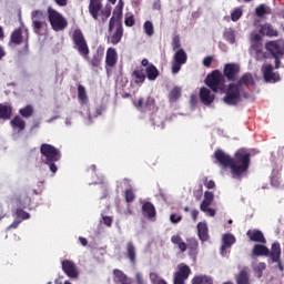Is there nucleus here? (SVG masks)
<instances>
[{
    "label": "nucleus",
    "mask_w": 284,
    "mask_h": 284,
    "mask_svg": "<svg viewBox=\"0 0 284 284\" xmlns=\"http://www.w3.org/2000/svg\"><path fill=\"white\" fill-rule=\"evenodd\" d=\"M192 219L193 221H196L199 219V210H193L191 212Z\"/></svg>",
    "instance_id": "obj_64"
},
{
    "label": "nucleus",
    "mask_w": 284,
    "mask_h": 284,
    "mask_svg": "<svg viewBox=\"0 0 284 284\" xmlns=\"http://www.w3.org/2000/svg\"><path fill=\"white\" fill-rule=\"evenodd\" d=\"M153 10H161V0H156L153 3Z\"/></svg>",
    "instance_id": "obj_63"
},
{
    "label": "nucleus",
    "mask_w": 284,
    "mask_h": 284,
    "mask_svg": "<svg viewBox=\"0 0 284 284\" xmlns=\"http://www.w3.org/2000/svg\"><path fill=\"white\" fill-rule=\"evenodd\" d=\"M236 284H252L250 282V271L247 267H243L235 276Z\"/></svg>",
    "instance_id": "obj_26"
},
{
    "label": "nucleus",
    "mask_w": 284,
    "mask_h": 284,
    "mask_svg": "<svg viewBox=\"0 0 284 284\" xmlns=\"http://www.w3.org/2000/svg\"><path fill=\"white\" fill-rule=\"evenodd\" d=\"M62 271L69 278H79V271H77V265L72 261H62Z\"/></svg>",
    "instance_id": "obj_16"
},
{
    "label": "nucleus",
    "mask_w": 284,
    "mask_h": 284,
    "mask_svg": "<svg viewBox=\"0 0 284 284\" xmlns=\"http://www.w3.org/2000/svg\"><path fill=\"white\" fill-rule=\"evenodd\" d=\"M171 243H173V245H178L180 252L187 251V243L183 242V237H181V235H172Z\"/></svg>",
    "instance_id": "obj_33"
},
{
    "label": "nucleus",
    "mask_w": 284,
    "mask_h": 284,
    "mask_svg": "<svg viewBox=\"0 0 284 284\" xmlns=\"http://www.w3.org/2000/svg\"><path fill=\"white\" fill-rule=\"evenodd\" d=\"M73 48L77 50L80 57H83L87 61H90V45L88 40L83 36L81 29H75L72 34Z\"/></svg>",
    "instance_id": "obj_4"
},
{
    "label": "nucleus",
    "mask_w": 284,
    "mask_h": 284,
    "mask_svg": "<svg viewBox=\"0 0 284 284\" xmlns=\"http://www.w3.org/2000/svg\"><path fill=\"white\" fill-rule=\"evenodd\" d=\"M102 221H103V223L106 225V227H112V217H110V216H102Z\"/></svg>",
    "instance_id": "obj_58"
},
{
    "label": "nucleus",
    "mask_w": 284,
    "mask_h": 284,
    "mask_svg": "<svg viewBox=\"0 0 284 284\" xmlns=\"http://www.w3.org/2000/svg\"><path fill=\"white\" fill-rule=\"evenodd\" d=\"M133 105L140 112H154L156 110V100L152 97L146 99L139 98L138 101H133Z\"/></svg>",
    "instance_id": "obj_10"
},
{
    "label": "nucleus",
    "mask_w": 284,
    "mask_h": 284,
    "mask_svg": "<svg viewBox=\"0 0 284 284\" xmlns=\"http://www.w3.org/2000/svg\"><path fill=\"white\" fill-rule=\"evenodd\" d=\"M40 154L42 156V163L49 166V170L52 172V174H57V172H59L57 163L61 161V151L54 148L52 144L42 143L40 145Z\"/></svg>",
    "instance_id": "obj_3"
},
{
    "label": "nucleus",
    "mask_w": 284,
    "mask_h": 284,
    "mask_svg": "<svg viewBox=\"0 0 284 284\" xmlns=\"http://www.w3.org/2000/svg\"><path fill=\"white\" fill-rule=\"evenodd\" d=\"M48 19L54 32H61V30L68 28V19L52 7L48 8Z\"/></svg>",
    "instance_id": "obj_7"
},
{
    "label": "nucleus",
    "mask_w": 284,
    "mask_h": 284,
    "mask_svg": "<svg viewBox=\"0 0 284 284\" xmlns=\"http://www.w3.org/2000/svg\"><path fill=\"white\" fill-rule=\"evenodd\" d=\"M149 278H150L151 283H156L159 281V274L152 272V273H150Z\"/></svg>",
    "instance_id": "obj_61"
},
{
    "label": "nucleus",
    "mask_w": 284,
    "mask_h": 284,
    "mask_svg": "<svg viewBox=\"0 0 284 284\" xmlns=\"http://www.w3.org/2000/svg\"><path fill=\"white\" fill-rule=\"evenodd\" d=\"M0 119L3 121H10L12 119V106L0 104Z\"/></svg>",
    "instance_id": "obj_29"
},
{
    "label": "nucleus",
    "mask_w": 284,
    "mask_h": 284,
    "mask_svg": "<svg viewBox=\"0 0 284 284\" xmlns=\"http://www.w3.org/2000/svg\"><path fill=\"white\" fill-rule=\"evenodd\" d=\"M246 236H248L250 241L253 243H267L265 235H263V232L258 230H248L246 232Z\"/></svg>",
    "instance_id": "obj_19"
},
{
    "label": "nucleus",
    "mask_w": 284,
    "mask_h": 284,
    "mask_svg": "<svg viewBox=\"0 0 284 284\" xmlns=\"http://www.w3.org/2000/svg\"><path fill=\"white\" fill-rule=\"evenodd\" d=\"M213 202H214V193L211 191H205L204 200L200 205V210H205V207H210V205H212Z\"/></svg>",
    "instance_id": "obj_34"
},
{
    "label": "nucleus",
    "mask_w": 284,
    "mask_h": 284,
    "mask_svg": "<svg viewBox=\"0 0 284 284\" xmlns=\"http://www.w3.org/2000/svg\"><path fill=\"white\" fill-rule=\"evenodd\" d=\"M10 41L13 45H21V43H23V32L21 31V28L16 29L11 33Z\"/></svg>",
    "instance_id": "obj_31"
},
{
    "label": "nucleus",
    "mask_w": 284,
    "mask_h": 284,
    "mask_svg": "<svg viewBox=\"0 0 284 284\" xmlns=\"http://www.w3.org/2000/svg\"><path fill=\"white\" fill-rule=\"evenodd\" d=\"M252 154L246 149H239L234 156H230L223 150L219 149L214 152V159L222 165V168H230L233 179H243V174L250 170Z\"/></svg>",
    "instance_id": "obj_1"
},
{
    "label": "nucleus",
    "mask_w": 284,
    "mask_h": 284,
    "mask_svg": "<svg viewBox=\"0 0 284 284\" xmlns=\"http://www.w3.org/2000/svg\"><path fill=\"white\" fill-rule=\"evenodd\" d=\"M260 34H265V37H278V30L274 28L271 23H264L260 28Z\"/></svg>",
    "instance_id": "obj_25"
},
{
    "label": "nucleus",
    "mask_w": 284,
    "mask_h": 284,
    "mask_svg": "<svg viewBox=\"0 0 284 284\" xmlns=\"http://www.w3.org/2000/svg\"><path fill=\"white\" fill-rule=\"evenodd\" d=\"M236 243V237L234 235L226 233L223 235L222 239V246H221V254L222 256H225L227 248L232 247Z\"/></svg>",
    "instance_id": "obj_18"
},
{
    "label": "nucleus",
    "mask_w": 284,
    "mask_h": 284,
    "mask_svg": "<svg viewBox=\"0 0 284 284\" xmlns=\"http://www.w3.org/2000/svg\"><path fill=\"white\" fill-rule=\"evenodd\" d=\"M187 63V53L184 49H179L173 55L172 74H179L181 72V65Z\"/></svg>",
    "instance_id": "obj_11"
},
{
    "label": "nucleus",
    "mask_w": 284,
    "mask_h": 284,
    "mask_svg": "<svg viewBox=\"0 0 284 284\" xmlns=\"http://www.w3.org/2000/svg\"><path fill=\"white\" fill-rule=\"evenodd\" d=\"M241 72V67L237 63H226L223 69L222 77H225L227 81H236Z\"/></svg>",
    "instance_id": "obj_15"
},
{
    "label": "nucleus",
    "mask_w": 284,
    "mask_h": 284,
    "mask_svg": "<svg viewBox=\"0 0 284 284\" xmlns=\"http://www.w3.org/2000/svg\"><path fill=\"white\" fill-rule=\"evenodd\" d=\"M200 100L204 105H212L214 103V95H212L210 89L203 87L200 89Z\"/></svg>",
    "instance_id": "obj_20"
},
{
    "label": "nucleus",
    "mask_w": 284,
    "mask_h": 284,
    "mask_svg": "<svg viewBox=\"0 0 284 284\" xmlns=\"http://www.w3.org/2000/svg\"><path fill=\"white\" fill-rule=\"evenodd\" d=\"M19 114L23 116V119H30L34 114V106L31 104L26 105L24 108L19 110Z\"/></svg>",
    "instance_id": "obj_42"
},
{
    "label": "nucleus",
    "mask_w": 284,
    "mask_h": 284,
    "mask_svg": "<svg viewBox=\"0 0 284 284\" xmlns=\"http://www.w3.org/2000/svg\"><path fill=\"white\" fill-rule=\"evenodd\" d=\"M212 61H214V57L212 55H207L206 58H204L203 60L204 68H210L212 65Z\"/></svg>",
    "instance_id": "obj_56"
},
{
    "label": "nucleus",
    "mask_w": 284,
    "mask_h": 284,
    "mask_svg": "<svg viewBox=\"0 0 284 284\" xmlns=\"http://www.w3.org/2000/svg\"><path fill=\"white\" fill-rule=\"evenodd\" d=\"M111 19H123V0H119L118 4L113 10V17Z\"/></svg>",
    "instance_id": "obj_40"
},
{
    "label": "nucleus",
    "mask_w": 284,
    "mask_h": 284,
    "mask_svg": "<svg viewBox=\"0 0 284 284\" xmlns=\"http://www.w3.org/2000/svg\"><path fill=\"white\" fill-rule=\"evenodd\" d=\"M116 61H119V55L116 54V49L109 48L106 50L105 64L108 65V68H114V65H116Z\"/></svg>",
    "instance_id": "obj_22"
},
{
    "label": "nucleus",
    "mask_w": 284,
    "mask_h": 284,
    "mask_svg": "<svg viewBox=\"0 0 284 284\" xmlns=\"http://www.w3.org/2000/svg\"><path fill=\"white\" fill-rule=\"evenodd\" d=\"M31 19H32V28L36 34H39L41 32V28L43 26H47L45 23V13L41 10H34L31 12Z\"/></svg>",
    "instance_id": "obj_14"
},
{
    "label": "nucleus",
    "mask_w": 284,
    "mask_h": 284,
    "mask_svg": "<svg viewBox=\"0 0 284 284\" xmlns=\"http://www.w3.org/2000/svg\"><path fill=\"white\" fill-rule=\"evenodd\" d=\"M252 254L253 256H268L272 263L277 264L280 272L284 271L283 262L281 261V243L274 242L271 246V251L263 244H255Z\"/></svg>",
    "instance_id": "obj_2"
},
{
    "label": "nucleus",
    "mask_w": 284,
    "mask_h": 284,
    "mask_svg": "<svg viewBox=\"0 0 284 284\" xmlns=\"http://www.w3.org/2000/svg\"><path fill=\"white\" fill-rule=\"evenodd\" d=\"M100 13H101L103 23H105V21H108V19H110V14H112V7L106 6L104 9L100 10L99 14Z\"/></svg>",
    "instance_id": "obj_48"
},
{
    "label": "nucleus",
    "mask_w": 284,
    "mask_h": 284,
    "mask_svg": "<svg viewBox=\"0 0 284 284\" xmlns=\"http://www.w3.org/2000/svg\"><path fill=\"white\" fill-rule=\"evenodd\" d=\"M109 32L111 33L110 43L112 45H119L121 43V40L123 39V22L121 20L115 18H110L109 21Z\"/></svg>",
    "instance_id": "obj_8"
},
{
    "label": "nucleus",
    "mask_w": 284,
    "mask_h": 284,
    "mask_svg": "<svg viewBox=\"0 0 284 284\" xmlns=\"http://www.w3.org/2000/svg\"><path fill=\"white\" fill-rule=\"evenodd\" d=\"M10 125L14 130H19L20 132H23V130H26V120L21 115H16L11 120Z\"/></svg>",
    "instance_id": "obj_27"
},
{
    "label": "nucleus",
    "mask_w": 284,
    "mask_h": 284,
    "mask_svg": "<svg viewBox=\"0 0 284 284\" xmlns=\"http://www.w3.org/2000/svg\"><path fill=\"white\" fill-rule=\"evenodd\" d=\"M14 216L16 220H18L20 223H23V221H28V219H30V213L23 211L21 207H18L14 210Z\"/></svg>",
    "instance_id": "obj_39"
},
{
    "label": "nucleus",
    "mask_w": 284,
    "mask_h": 284,
    "mask_svg": "<svg viewBox=\"0 0 284 284\" xmlns=\"http://www.w3.org/2000/svg\"><path fill=\"white\" fill-rule=\"evenodd\" d=\"M125 201L126 203H133V201L136 199V195H134V191H132V189H128L125 191Z\"/></svg>",
    "instance_id": "obj_50"
},
{
    "label": "nucleus",
    "mask_w": 284,
    "mask_h": 284,
    "mask_svg": "<svg viewBox=\"0 0 284 284\" xmlns=\"http://www.w3.org/2000/svg\"><path fill=\"white\" fill-rule=\"evenodd\" d=\"M135 23H136V20L134 19V16H129L124 20V24L126 26V28H133Z\"/></svg>",
    "instance_id": "obj_53"
},
{
    "label": "nucleus",
    "mask_w": 284,
    "mask_h": 284,
    "mask_svg": "<svg viewBox=\"0 0 284 284\" xmlns=\"http://www.w3.org/2000/svg\"><path fill=\"white\" fill-rule=\"evenodd\" d=\"M181 99V87L173 88L169 93V101L174 103Z\"/></svg>",
    "instance_id": "obj_41"
},
{
    "label": "nucleus",
    "mask_w": 284,
    "mask_h": 284,
    "mask_svg": "<svg viewBox=\"0 0 284 284\" xmlns=\"http://www.w3.org/2000/svg\"><path fill=\"white\" fill-rule=\"evenodd\" d=\"M243 17V9H235L232 13H231V20L232 21H239V19H241Z\"/></svg>",
    "instance_id": "obj_51"
},
{
    "label": "nucleus",
    "mask_w": 284,
    "mask_h": 284,
    "mask_svg": "<svg viewBox=\"0 0 284 284\" xmlns=\"http://www.w3.org/2000/svg\"><path fill=\"white\" fill-rule=\"evenodd\" d=\"M204 185L207 190H214L216 187V183L214 182V180L207 181V179H205Z\"/></svg>",
    "instance_id": "obj_54"
},
{
    "label": "nucleus",
    "mask_w": 284,
    "mask_h": 284,
    "mask_svg": "<svg viewBox=\"0 0 284 284\" xmlns=\"http://www.w3.org/2000/svg\"><path fill=\"white\" fill-rule=\"evenodd\" d=\"M191 274L192 270L187 264H179L178 271L174 273L173 284H185Z\"/></svg>",
    "instance_id": "obj_12"
},
{
    "label": "nucleus",
    "mask_w": 284,
    "mask_h": 284,
    "mask_svg": "<svg viewBox=\"0 0 284 284\" xmlns=\"http://www.w3.org/2000/svg\"><path fill=\"white\" fill-rule=\"evenodd\" d=\"M103 49H98L97 52L93 53L92 58L89 60V64L91 68L97 69L101 68V63L103 61Z\"/></svg>",
    "instance_id": "obj_23"
},
{
    "label": "nucleus",
    "mask_w": 284,
    "mask_h": 284,
    "mask_svg": "<svg viewBox=\"0 0 284 284\" xmlns=\"http://www.w3.org/2000/svg\"><path fill=\"white\" fill-rule=\"evenodd\" d=\"M223 37L225 41H227L231 44L236 43V33L233 29H226L223 33Z\"/></svg>",
    "instance_id": "obj_43"
},
{
    "label": "nucleus",
    "mask_w": 284,
    "mask_h": 284,
    "mask_svg": "<svg viewBox=\"0 0 284 284\" xmlns=\"http://www.w3.org/2000/svg\"><path fill=\"white\" fill-rule=\"evenodd\" d=\"M17 203H18L19 207H22L23 210H26L28 207L30 209L32 200L30 199V196H26L24 202H23V200H21V197H18Z\"/></svg>",
    "instance_id": "obj_49"
},
{
    "label": "nucleus",
    "mask_w": 284,
    "mask_h": 284,
    "mask_svg": "<svg viewBox=\"0 0 284 284\" xmlns=\"http://www.w3.org/2000/svg\"><path fill=\"white\" fill-rule=\"evenodd\" d=\"M256 17H265V14H272V9L265 4H260L255 9Z\"/></svg>",
    "instance_id": "obj_44"
},
{
    "label": "nucleus",
    "mask_w": 284,
    "mask_h": 284,
    "mask_svg": "<svg viewBox=\"0 0 284 284\" xmlns=\"http://www.w3.org/2000/svg\"><path fill=\"white\" fill-rule=\"evenodd\" d=\"M132 77H134V83L139 85V83H145V70L136 69L133 71Z\"/></svg>",
    "instance_id": "obj_37"
},
{
    "label": "nucleus",
    "mask_w": 284,
    "mask_h": 284,
    "mask_svg": "<svg viewBox=\"0 0 284 284\" xmlns=\"http://www.w3.org/2000/svg\"><path fill=\"white\" fill-rule=\"evenodd\" d=\"M143 29L146 37H154V24L152 21L146 20L143 24Z\"/></svg>",
    "instance_id": "obj_45"
},
{
    "label": "nucleus",
    "mask_w": 284,
    "mask_h": 284,
    "mask_svg": "<svg viewBox=\"0 0 284 284\" xmlns=\"http://www.w3.org/2000/svg\"><path fill=\"white\" fill-rule=\"evenodd\" d=\"M145 74L149 81H156L159 79V69L154 64H149L145 69Z\"/></svg>",
    "instance_id": "obj_30"
},
{
    "label": "nucleus",
    "mask_w": 284,
    "mask_h": 284,
    "mask_svg": "<svg viewBox=\"0 0 284 284\" xmlns=\"http://www.w3.org/2000/svg\"><path fill=\"white\" fill-rule=\"evenodd\" d=\"M88 9L92 19H94V21H99V13L103 9V3L101 0H90Z\"/></svg>",
    "instance_id": "obj_17"
},
{
    "label": "nucleus",
    "mask_w": 284,
    "mask_h": 284,
    "mask_svg": "<svg viewBox=\"0 0 284 284\" xmlns=\"http://www.w3.org/2000/svg\"><path fill=\"white\" fill-rule=\"evenodd\" d=\"M262 74L266 83H278L281 81V74L274 72V65L272 64L262 65Z\"/></svg>",
    "instance_id": "obj_13"
},
{
    "label": "nucleus",
    "mask_w": 284,
    "mask_h": 284,
    "mask_svg": "<svg viewBox=\"0 0 284 284\" xmlns=\"http://www.w3.org/2000/svg\"><path fill=\"white\" fill-rule=\"evenodd\" d=\"M78 99L82 105L88 103V92L85 91V87H83V84L78 85Z\"/></svg>",
    "instance_id": "obj_38"
},
{
    "label": "nucleus",
    "mask_w": 284,
    "mask_h": 284,
    "mask_svg": "<svg viewBox=\"0 0 284 284\" xmlns=\"http://www.w3.org/2000/svg\"><path fill=\"white\" fill-rule=\"evenodd\" d=\"M187 250L191 256H196V253L199 252V241L196 239L191 237L186 240Z\"/></svg>",
    "instance_id": "obj_35"
},
{
    "label": "nucleus",
    "mask_w": 284,
    "mask_h": 284,
    "mask_svg": "<svg viewBox=\"0 0 284 284\" xmlns=\"http://www.w3.org/2000/svg\"><path fill=\"white\" fill-rule=\"evenodd\" d=\"M197 236L203 243L210 239V235H207V224L203 222L197 224Z\"/></svg>",
    "instance_id": "obj_32"
},
{
    "label": "nucleus",
    "mask_w": 284,
    "mask_h": 284,
    "mask_svg": "<svg viewBox=\"0 0 284 284\" xmlns=\"http://www.w3.org/2000/svg\"><path fill=\"white\" fill-rule=\"evenodd\" d=\"M235 85H237L240 90L243 88V85H254V77H252L251 73L243 74L235 83Z\"/></svg>",
    "instance_id": "obj_28"
},
{
    "label": "nucleus",
    "mask_w": 284,
    "mask_h": 284,
    "mask_svg": "<svg viewBox=\"0 0 284 284\" xmlns=\"http://www.w3.org/2000/svg\"><path fill=\"white\" fill-rule=\"evenodd\" d=\"M126 258H129L131 265H136V246L132 241L126 243Z\"/></svg>",
    "instance_id": "obj_24"
},
{
    "label": "nucleus",
    "mask_w": 284,
    "mask_h": 284,
    "mask_svg": "<svg viewBox=\"0 0 284 284\" xmlns=\"http://www.w3.org/2000/svg\"><path fill=\"white\" fill-rule=\"evenodd\" d=\"M142 214L143 216H146V219L152 221V219H156V207H154V204H152V202H145L142 205Z\"/></svg>",
    "instance_id": "obj_21"
},
{
    "label": "nucleus",
    "mask_w": 284,
    "mask_h": 284,
    "mask_svg": "<svg viewBox=\"0 0 284 284\" xmlns=\"http://www.w3.org/2000/svg\"><path fill=\"white\" fill-rule=\"evenodd\" d=\"M19 225H21L20 220H14L11 225L9 226V230H17V227H19Z\"/></svg>",
    "instance_id": "obj_62"
},
{
    "label": "nucleus",
    "mask_w": 284,
    "mask_h": 284,
    "mask_svg": "<svg viewBox=\"0 0 284 284\" xmlns=\"http://www.w3.org/2000/svg\"><path fill=\"white\" fill-rule=\"evenodd\" d=\"M113 275L115 276L118 283L128 282V275H125V273H123V271H121L119 268L113 270Z\"/></svg>",
    "instance_id": "obj_46"
},
{
    "label": "nucleus",
    "mask_w": 284,
    "mask_h": 284,
    "mask_svg": "<svg viewBox=\"0 0 284 284\" xmlns=\"http://www.w3.org/2000/svg\"><path fill=\"white\" fill-rule=\"evenodd\" d=\"M170 221L171 223H181V221H183V216L173 213L170 215Z\"/></svg>",
    "instance_id": "obj_57"
},
{
    "label": "nucleus",
    "mask_w": 284,
    "mask_h": 284,
    "mask_svg": "<svg viewBox=\"0 0 284 284\" xmlns=\"http://www.w3.org/2000/svg\"><path fill=\"white\" fill-rule=\"evenodd\" d=\"M192 284H214V280L207 275H197L192 278Z\"/></svg>",
    "instance_id": "obj_36"
},
{
    "label": "nucleus",
    "mask_w": 284,
    "mask_h": 284,
    "mask_svg": "<svg viewBox=\"0 0 284 284\" xmlns=\"http://www.w3.org/2000/svg\"><path fill=\"white\" fill-rule=\"evenodd\" d=\"M225 97L223 98L224 103L226 105H239L241 100V89L237 88L236 84L230 83L226 91Z\"/></svg>",
    "instance_id": "obj_9"
},
{
    "label": "nucleus",
    "mask_w": 284,
    "mask_h": 284,
    "mask_svg": "<svg viewBox=\"0 0 284 284\" xmlns=\"http://www.w3.org/2000/svg\"><path fill=\"white\" fill-rule=\"evenodd\" d=\"M135 283L136 284H148V281H145V278H143V274L136 273L135 274Z\"/></svg>",
    "instance_id": "obj_55"
},
{
    "label": "nucleus",
    "mask_w": 284,
    "mask_h": 284,
    "mask_svg": "<svg viewBox=\"0 0 284 284\" xmlns=\"http://www.w3.org/2000/svg\"><path fill=\"white\" fill-rule=\"evenodd\" d=\"M271 185H273V187H278V185H281V180L277 176H273L271 179Z\"/></svg>",
    "instance_id": "obj_59"
},
{
    "label": "nucleus",
    "mask_w": 284,
    "mask_h": 284,
    "mask_svg": "<svg viewBox=\"0 0 284 284\" xmlns=\"http://www.w3.org/2000/svg\"><path fill=\"white\" fill-rule=\"evenodd\" d=\"M172 48L174 51L181 50V38L179 36H175L172 40Z\"/></svg>",
    "instance_id": "obj_52"
},
{
    "label": "nucleus",
    "mask_w": 284,
    "mask_h": 284,
    "mask_svg": "<svg viewBox=\"0 0 284 284\" xmlns=\"http://www.w3.org/2000/svg\"><path fill=\"white\" fill-rule=\"evenodd\" d=\"M265 50L270 52L271 57L275 59V70L281 68V59L284 57L283 40H271L265 43Z\"/></svg>",
    "instance_id": "obj_6"
},
{
    "label": "nucleus",
    "mask_w": 284,
    "mask_h": 284,
    "mask_svg": "<svg viewBox=\"0 0 284 284\" xmlns=\"http://www.w3.org/2000/svg\"><path fill=\"white\" fill-rule=\"evenodd\" d=\"M201 212L209 213L210 216H216V211L214 209H210V206H206L205 210H201Z\"/></svg>",
    "instance_id": "obj_60"
},
{
    "label": "nucleus",
    "mask_w": 284,
    "mask_h": 284,
    "mask_svg": "<svg viewBox=\"0 0 284 284\" xmlns=\"http://www.w3.org/2000/svg\"><path fill=\"white\" fill-rule=\"evenodd\" d=\"M205 83L212 92H220V94L225 93V77L219 70L212 71L206 77Z\"/></svg>",
    "instance_id": "obj_5"
},
{
    "label": "nucleus",
    "mask_w": 284,
    "mask_h": 284,
    "mask_svg": "<svg viewBox=\"0 0 284 284\" xmlns=\"http://www.w3.org/2000/svg\"><path fill=\"white\" fill-rule=\"evenodd\" d=\"M266 267L267 265L264 262H260L257 265L253 267V271L255 272V274H257V278L263 277V272H265Z\"/></svg>",
    "instance_id": "obj_47"
}]
</instances>
